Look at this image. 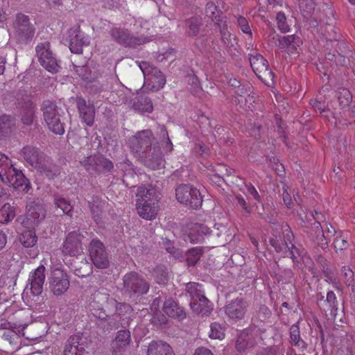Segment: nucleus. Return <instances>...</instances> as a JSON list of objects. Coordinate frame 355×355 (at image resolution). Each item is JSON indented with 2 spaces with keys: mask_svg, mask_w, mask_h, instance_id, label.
<instances>
[{
  "mask_svg": "<svg viewBox=\"0 0 355 355\" xmlns=\"http://www.w3.org/2000/svg\"><path fill=\"white\" fill-rule=\"evenodd\" d=\"M323 274L326 277V282H327L329 284H337L336 279L334 277L331 269L328 270V273L323 272Z\"/></svg>",
  "mask_w": 355,
  "mask_h": 355,
  "instance_id": "nucleus-62",
  "label": "nucleus"
},
{
  "mask_svg": "<svg viewBox=\"0 0 355 355\" xmlns=\"http://www.w3.org/2000/svg\"><path fill=\"white\" fill-rule=\"evenodd\" d=\"M103 298L107 303L115 305L116 313L119 315L129 314L133 311L132 306L127 303L117 302L114 299L109 298L107 295H105Z\"/></svg>",
  "mask_w": 355,
  "mask_h": 355,
  "instance_id": "nucleus-37",
  "label": "nucleus"
},
{
  "mask_svg": "<svg viewBox=\"0 0 355 355\" xmlns=\"http://www.w3.org/2000/svg\"><path fill=\"white\" fill-rule=\"evenodd\" d=\"M139 67L143 71L145 83L150 90L156 92L164 87L166 78L159 69L150 66L146 62H142Z\"/></svg>",
  "mask_w": 355,
  "mask_h": 355,
  "instance_id": "nucleus-9",
  "label": "nucleus"
},
{
  "mask_svg": "<svg viewBox=\"0 0 355 355\" xmlns=\"http://www.w3.org/2000/svg\"><path fill=\"white\" fill-rule=\"evenodd\" d=\"M236 200L238 201L239 205L241 206V207L243 209L245 213H246L247 214H250L251 213V208L247 204L243 197L241 195L236 196Z\"/></svg>",
  "mask_w": 355,
  "mask_h": 355,
  "instance_id": "nucleus-58",
  "label": "nucleus"
},
{
  "mask_svg": "<svg viewBox=\"0 0 355 355\" xmlns=\"http://www.w3.org/2000/svg\"><path fill=\"white\" fill-rule=\"evenodd\" d=\"M248 193L252 196L255 200H259L260 196L255 187L252 184H249L246 186Z\"/></svg>",
  "mask_w": 355,
  "mask_h": 355,
  "instance_id": "nucleus-59",
  "label": "nucleus"
},
{
  "mask_svg": "<svg viewBox=\"0 0 355 355\" xmlns=\"http://www.w3.org/2000/svg\"><path fill=\"white\" fill-rule=\"evenodd\" d=\"M225 327L218 322L211 323L209 336L211 339L223 340L225 338Z\"/></svg>",
  "mask_w": 355,
  "mask_h": 355,
  "instance_id": "nucleus-44",
  "label": "nucleus"
},
{
  "mask_svg": "<svg viewBox=\"0 0 355 355\" xmlns=\"http://www.w3.org/2000/svg\"><path fill=\"white\" fill-rule=\"evenodd\" d=\"M193 355H214L213 352L206 347H198L196 349Z\"/></svg>",
  "mask_w": 355,
  "mask_h": 355,
  "instance_id": "nucleus-61",
  "label": "nucleus"
},
{
  "mask_svg": "<svg viewBox=\"0 0 355 355\" xmlns=\"http://www.w3.org/2000/svg\"><path fill=\"white\" fill-rule=\"evenodd\" d=\"M80 164L89 173H105L114 168L112 161L102 155H94L83 158Z\"/></svg>",
  "mask_w": 355,
  "mask_h": 355,
  "instance_id": "nucleus-11",
  "label": "nucleus"
},
{
  "mask_svg": "<svg viewBox=\"0 0 355 355\" xmlns=\"http://www.w3.org/2000/svg\"><path fill=\"white\" fill-rule=\"evenodd\" d=\"M110 35L115 42L124 46L136 47L150 41L147 37H134L128 30L121 28H112Z\"/></svg>",
  "mask_w": 355,
  "mask_h": 355,
  "instance_id": "nucleus-14",
  "label": "nucleus"
},
{
  "mask_svg": "<svg viewBox=\"0 0 355 355\" xmlns=\"http://www.w3.org/2000/svg\"><path fill=\"white\" fill-rule=\"evenodd\" d=\"M290 338L293 345L302 351L306 349V343L301 338L300 327L297 324H293L290 328Z\"/></svg>",
  "mask_w": 355,
  "mask_h": 355,
  "instance_id": "nucleus-33",
  "label": "nucleus"
},
{
  "mask_svg": "<svg viewBox=\"0 0 355 355\" xmlns=\"http://www.w3.org/2000/svg\"><path fill=\"white\" fill-rule=\"evenodd\" d=\"M193 150L202 157H207L209 155V148L200 141L195 144Z\"/></svg>",
  "mask_w": 355,
  "mask_h": 355,
  "instance_id": "nucleus-55",
  "label": "nucleus"
},
{
  "mask_svg": "<svg viewBox=\"0 0 355 355\" xmlns=\"http://www.w3.org/2000/svg\"><path fill=\"white\" fill-rule=\"evenodd\" d=\"M220 32L222 42L225 44L230 55L232 58L238 56L240 54V49L236 36L227 30V25L221 27Z\"/></svg>",
  "mask_w": 355,
  "mask_h": 355,
  "instance_id": "nucleus-23",
  "label": "nucleus"
},
{
  "mask_svg": "<svg viewBox=\"0 0 355 355\" xmlns=\"http://www.w3.org/2000/svg\"><path fill=\"white\" fill-rule=\"evenodd\" d=\"M123 289L129 294L144 295L149 290V284L135 272H130L123 278Z\"/></svg>",
  "mask_w": 355,
  "mask_h": 355,
  "instance_id": "nucleus-12",
  "label": "nucleus"
},
{
  "mask_svg": "<svg viewBox=\"0 0 355 355\" xmlns=\"http://www.w3.org/2000/svg\"><path fill=\"white\" fill-rule=\"evenodd\" d=\"M19 336L14 331H5L0 338L2 346L0 350L5 352L17 351L19 349Z\"/></svg>",
  "mask_w": 355,
  "mask_h": 355,
  "instance_id": "nucleus-26",
  "label": "nucleus"
},
{
  "mask_svg": "<svg viewBox=\"0 0 355 355\" xmlns=\"http://www.w3.org/2000/svg\"><path fill=\"white\" fill-rule=\"evenodd\" d=\"M135 208L138 215L147 220H153L159 211V199L153 188L139 186L135 193Z\"/></svg>",
  "mask_w": 355,
  "mask_h": 355,
  "instance_id": "nucleus-3",
  "label": "nucleus"
},
{
  "mask_svg": "<svg viewBox=\"0 0 355 355\" xmlns=\"http://www.w3.org/2000/svg\"><path fill=\"white\" fill-rule=\"evenodd\" d=\"M314 228L316 229V233L319 234L316 237V241L318 245L322 249H325L328 247V243L329 237H328L324 232L321 224L318 221H315L313 223Z\"/></svg>",
  "mask_w": 355,
  "mask_h": 355,
  "instance_id": "nucleus-41",
  "label": "nucleus"
},
{
  "mask_svg": "<svg viewBox=\"0 0 355 355\" xmlns=\"http://www.w3.org/2000/svg\"><path fill=\"white\" fill-rule=\"evenodd\" d=\"M21 154L30 166L44 173L49 178H53L56 175L57 170L53 173L51 168L54 166L49 162L47 157L38 148L27 146L22 148Z\"/></svg>",
  "mask_w": 355,
  "mask_h": 355,
  "instance_id": "nucleus-4",
  "label": "nucleus"
},
{
  "mask_svg": "<svg viewBox=\"0 0 355 355\" xmlns=\"http://www.w3.org/2000/svg\"><path fill=\"white\" fill-rule=\"evenodd\" d=\"M153 275L155 282L159 284H165L168 280L167 269L163 266H157L154 270Z\"/></svg>",
  "mask_w": 355,
  "mask_h": 355,
  "instance_id": "nucleus-46",
  "label": "nucleus"
},
{
  "mask_svg": "<svg viewBox=\"0 0 355 355\" xmlns=\"http://www.w3.org/2000/svg\"><path fill=\"white\" fill-rule=\"evenodd\" d=\"M0 180L15 189L22 187L26 181L24 174L15 168L8 157L0 153Z\"/></svg>",
  "mask_w": 355,
  "mask_h": 355,
  "instance_id": "nucleus-5",
  "label": "nucleus"
},
{
  "mask_svg": "<svg viewBox=\"0 0 355 355\" xmlns=\"http://www.w3.org/2000/svg\"><path fill=\"white\" fill-rule=\"evenodd\" d=\"M26 213L22 223L28 227H34L46 216V211L42 205L31 202L26 206Z\"/></svg>",
  "mask_w": 355,
  "mask_h": 355,
  "instance_id": "nucleus-18",
  "label": "nucleus"
},
{
  "mask_svg": "<svg viewBox=\"0 0 355 355\" xmlns=\"http://www.w3.org/2000/svg\"><path fill=\"white\" fill-rule=\"evenodd\" d=\"M36 55L41 65L52 73L58 71L59 65L50 49V43L44 42L39 43L35 47Z\"/></svg>",
  "mask_w": 355,
  "mask_h": 355,
  "instance_id": "nucleus-13",
  "label": "nucleus"
},
{
  "mask_svg": "<svg viewBox=\"0 0 355 355\" xmlns=\"http://www.w3.org/2000/svg\"><path fill=\"white\" fill-rule=\"evenodd\" d=\"M316 263L318 264L321 268L322 272H327L328 270L331 268L329 266V262L322 255H318L316 258Z\"/></svg>",
  "mask_w": 355,
  "mask_h": 355,
  "instance_id": "nucleus-57",
  "label": "nucleus"
},
{
  "mask_svg": "<svg viewBox=\"0 0 355 355\" xmlns=\"http://www.w3.org/2000/svg\"><path fill=\"white\" fill-rule=\"evenodd\" d=\"M276 21L278 29L282 33H286L290 31L286 15L283 12H278L276 16Z\"/></svg>",
  "mask_w": 355,
  "mask_h": 355,
  "instance_id": "nucleus-50",
  "label": "nucleus"
},
{
  "mask_svg": "<svg viewBox=\"0 0 355 355\" xmlns=\"http://www.w3.org/2000/svg\"><path fill=\"white\" fill-rule=\"evenodd\" d=\"M293 239V233L289 230H286L282 234L279 232L273 234V236L269 239V242L277 252L282 253L284 257H291L294 263L302 261L313 276L318 277L320 272L315 268L314 262L306 254L303 249L300 250L292 243Z\"/></svg>",
  "mask_w": 355,
  "mask_h": 355,
  "instance_id": "nucleus-2",
  "label": "nucleus"
},
{
  "mask_svg": "<svg viewBox=\"0 0 355 355\" xmlns=\"http://www.w3.org/2000/svg\"><path fill=\"white\" fill-rule=\"evenodd\" d=\"M202 250L196 247L189 250L187 252V262L189 266H194L200 259Z\"/></svg>",
  "mask_w": 355,
  "mask_h": 355,
  "instance_id": "nucleus-45",
  "label": "nucleus"
},
{
  "mask_svg": "<svg viewBox=\"0 0 355 355\" xmlns=\"http://www.w3.org/2000/svg\"><path fill=\"white\" fill-rule=\"evenodd\" d=\"M41 110L48 128L56 135H63L64 132V125L60 121V114L57 105L53 101H44L42 103Z\"/></svg>",
  "mask_w": 355,
  "mask_h": 355,
  "instance_id": "nucleus-6",
  "label": "nucleus"
},
{
  "mask_svg": "<svg viewBox=\"0 0 355 355\" xmlns=\"http://www.w3.org/2000/svg\"><path fill=\"white\" fill-rule=\"evenodd\" d=\"M69 49L71 53H81L83 51V48L81 45L74 44L73 41H71L69 44Z\"/></svg>",
  "mask_w": 355,
  "mask_h": 355,
  "instance_id": "nucleus-63",
  "label": "nucleus"
},
{
  "mask_svg": "<svg viewBox=\"0 0 355 355\" xmlns=\"http://www.w3.org/2000/svg\"><path fill=\"white\" fill-rule=\"evenodd\" d=\"M237 24H238V26L239 27V28L241 29V31L243 33L248 35L250 37H252V33L251 28L249 25L248 19L245 17H244L243 16L238 17Z\"/></svg>",
  "mask_w": 355,
  "mask_h": 355,
  "instance_id": "nucleus-53",
  "label": "nucleus"
},
{
  "mask_svg": "<svg viewBox=\"0 0 355 355\" xmlns=\"http://www.w3.org/2000/svg\"><path fill=\"white\" fill-rule=\"evenodd\" d=\"M89 255L93 263L99 268H106L109 266L107 254L103 243L98 240L93 239L89 247Z\"/></svg>",
  "mask_w": 355,
  "mask_h": 355,
  "instance_id": "nucleus-16",
  "label": "nucleus"
},
{
  "mask_svg": "<svg viewBox=\"0 0 355 355\" xmlns=\"http://www.w3.org/2000/svg\"><path fill=\"white\" fill-rule=\"evenodd\" d=\"M77 107L82 122L92 126L94 122L95 107L92 103L87 104L86 101L80 98L77 101Z\"/></svg>",
  "mask_w": 355,
  "mask_h": 355,
  "instance_id": "nucleus-24",
  "label": "nucleus"
},
{
  "mask_svg": "<svg viewBox=\"0 0 355 355\" xmlns=\"http://www.w3.org/2000/svg\"><path fill=\"white\" fill-rule=\"evenodd\" d=\"M210 233V230L204 224H194L189 232L185 235L184 240L192 243H198L202 241L203 236Z\"/></svg>",
  "mask_w": 355,
  "mask_h": 355,
  "instance_id": "nucleus-28",
  "label": "nucleus"
},
{
  "mask_svg": "<svg viewBox=\"0 0 355 355\" xmlns=\"http://www.w3.org/2000/svg\"><path fill=\"white\" fill-rule=\"evenodd\" d=\"M279 46L284 49L290 55H299L302 45V40L296 35H288L281 37L279 40Z\"/></svg>",
  "mask_w": 355,
  "mask_h": 355,
  "instance_id": "nucleus-20",
  "label": "nucleus"
},
{
  "mask_svg": "<svg viewBox=\"0 0 355 355\" xmlns=\"http://www.w3.org/2000/svg\"><path fill=\"white\" fill-rule=\"evenodd\" d=\"M222 12L218 10L217 6L212 2H209L206 5V15L216 24L222 21Z\"/></svg>",
  "mask_w": 355,
  "mask_h": 355,
  "instance_id": "nucleus-40",
  "label": "nucleus"
},
{
  "mask_svg": "<svg viewBox=\"0 0 355 355\" xmlns=\"http://www.w3.org/2000/svg\"><path fill=\"white\" fill-rule=\"evenodd\" d=\"M19 241L25 248H31L36 244L37 237L35 231L28 230L20 234Z\"/></svg>",
  "mask_w": 355,
  "mask_h": 355,
  "instance_id": "nucleus-36",
  "label": "nucleus"
},
{
  "mask_svg": "<svg viewBox=\"0 0 355 355\" xmlns=\"http://www.w3.org/2000/svg\"><path fill=\"white\" fill-rule=\"evenodd\" d=\"M175 197L178 202L192 209L202 206V196L197 188L189 184H181L175 189Z\"/></svg>",
  "mask_w": 355,
  "mask_h": 355,
  "instance_id": "nucleus-7",
  "label": "nucleus"
},
{
  "mask_svg": "<svg viewBox=\"0 0 355 355\" xmlns=\"http://www.w3.org/2000/svg\"><path fill=\"white\" fill-rule=\"evenodd\" d=\"M135 106L141 113H150L153 110L152 101L150 98L147 97L139 96Z\"/></svg>",
  "mask_w": 355,
  "mask_h": 355,
  "instance_id": "nucleus-43",
  "label": "nucleus"
},
{
  "mask_svg": "<svg viewBox=\"0 0 355 355\" xmlns=\"http://www.w3.org/2000/svg\"><path fill=\"white\" fill-rule=\"evenodd\" d=\"M248 307L247 302L242 298H236L228 302L225 306V314L232 320L243 318Z\"/></svg>",
  "mask_w": 355,
  "mask_h": 355,
  "instance_id": "nucleus-21",
  "label": "nucleus"
},
{
  "mask_svg": "<svg viewBox=\"0 0 355 355\" xmlns=\"http://www.w3.org/2000/svg\"><path fill=\"white\" fill-rule=\"evenodd\" d=\"M235 102L240 105L242 107L253 110L254 106L252 105L254 102L255 94L252 91V87L250 85L244 86L239 88L235 91Z\"/></svg>",
  "mask_w": 355,
  "mask_h": 355,
  "instance_id": "nucleus-22",
  "label": "nucleus"
},
{
  "mask_svg": "<svg viewBox=\"0 0 355 355\" xmlns=\"http://www.w3.org/2000/svg\"><path fill=\"white\" fill-rule=\"evenodd\" d=\"M248 56L251 68L257 78L267 85L272 84L274 73L269 68L267 60L257 53L249 54Z\"/></svg>",
  "mask_w": 355,
  "mask_h": 355,
  "instance_id": "nucleus-8",
  "label": "nucleus"
},
{
  "mask_svg": "<svg viewBox=\"0 0 355 355\" xmlns=\"http://www.w3.org/2000/svg\"><path fill=\"white\" fill-rule=\"evenodd\" d=\"M49 279V289L56 296L64 294L69 287V276L64 270L53 269Z\"/></svg>",
  "mask_w": 355,
  "mask_h": 355,
  "instance_id": "nucleus-15",
  "label": "nucleus"
},
{
  "mask_svg": "<svg viewBox=\"0 0 355 355\" xmlns=\"http://www.w3.org/2000/svg\"><path fill=\"white\" fill-rule=\"evenodd\" d=\"M45 270V267L41 265L31 275V290L34 295H39L42 293L43 285L46 278Z\"/></svg>",
  "mask_w": 355,
  "mask_h": 355,
  "instance_id": "nucleus-25",
  "label": "nucleus"
},
{
  "mask_svg": "<svg viewBox=\"0 0 355 355\" xmlns=\"http://www.w3.org/2000/svg\"><path fill=\"white\" fill-rule=\"evenodd\" d=\"M54 202L56 207L60 209L64 214L70 215L73 210V206L70 202L62 197H55Z\"/></svg>",
  "mask_w": 355,
  "mask_h": 355,
  "instance_id": "nucleus-48",
  "label": "nucleus"
},
{
  "mask_svg": "<svg viewBox=\"0 0 355 355\" xmlns=\"http://www.w3.org/2000/svg\"><path fill=\"white\" fill-rule=\"evenodd\" d=\"M338 300L336 294L334 291H329L327 293L326 300L322 304L323 311L332 316L335 317L338 311Z\"/></svg>",
  "mask_w": 355,
  "mask_h": 355,
  "instance_id": "nucleus-31",
  "label": "nucleus"
},
{
  "mask_svg": "<svg viewBox=\"0 0 355 355\" xmlns=\"http://www.w3.org/2000/svg\"><path fill=\"white\" fill-rule=\"evenodd\" d=\"M131 342V335L128 330L118 331L112 342L113 352L115 354L125 352Z\"/></svg>",
  "mask_w": 355,
  "mask_h": 355,
  "instance_id": "nucleus-27",
  "label": "nucleus"
},
{
  "mask_svg": "<svg viewBox=\"0 0 355 355\" xmlns=\"http://www.w3.org/2000/svg\"><path fill=\"white\" fill-rule=\"evenodd\" d=\"M0 224H8L15 216V209L9 203L0 205Z\"/></svg>",
  "mask_w": 355,
  "mask_h": 355,
  "instance_id": "nucleus-34",
  "label": "nucleus"
},
{
  "mask_svg": "<svg viewBox=\"0 0 355 355\" xmlns=\"http://www.w3.org/2000/svg\"><path fill=\"white\" fill-rule=\"evenodd\" d=\"M15 125V119L8 114L0 116V138L9 135Z\"/></svg>",
  "mask_w": 355,
  "mask_h": 355,
  "instance_id": "nucleus-32",
  "label": "nucleus"
},
{
  "mask_svg": "<svg viewBox=\"0 0 355 355\" xmlns=\"http://www.w3.org/2000/svg\"><path fill=\"white\" fill-rule=\"evenodd\" d=\"M155 140V138L150 130H143L137 132L135 135L129 137L128 146L135 157L139 159H144L146 166L152 170H158L164 166V162L159 150L155 153V149L154 148L152 158L146 156L147 153L151 150Z\"/></svg>",
  "mask_w": 355,
  "mask_h": 355,
  "instance_id": "nucleus-1",
  "label": "nucleus"
},
{
  "mask_svg": "<svg viewBox=\"0 0 355 355\" xmlns=\"http://www.w3.org/2000/svg\"><path fill=\"white\" fill-rule=\"evenodd\" d=\"M147 355H173V352L166 343L152 341L148 345Z\"/></svg>",
  "mask_w": 355,
  "mask_h": 355,
  "instance_id": "nucleus-30",
  "label": "nucleus"
},
{
  "mask_svg": "<svg viewBox=\"0 0 355 355\" xmlns=\"http://www.w3.org/2000/svg\"><path fill=\"white\" fill-rule=\"evenodd\" d=\"M86 343L80 335L70 336L64 349V355H89L85 349Z\"/></svg>",
  "mask_w": 355,
  "mask_h": 355,
  "instance_id": "nucleus-19",
  "label": "nucleus"
},
{
  "mask_svg": "<svg viewBox=\"0 0 355 355\" xmlns=\"http://www.w3.org/2000/svg\"><path fill=\"white\" fill-rule=\"evenodd\" d=\"M252 345L251 336L246 331L241 332L236 342V349L239 352H243Z\"/></svg>",
  "mask_w": 355,
  "mask_h": 355,
  "instance_id": "nucleus-39",
  "label": "nucleus"
},
{
  "mask_svg": "<svg viewBox=\"0 0 355 355\" xmlns=\"http://www.w3.org/2000/svg\"><path fill=\"white\" fill-rule=\"evenodd\" d=\"M89 206L93 218L96 220L102 211V202L98 200V198H94L92 202H89Z\"/></svg>",
  "mask_w": 355,
  "mask_h": 355,
  "instance_id": "nucleus-51",
  "label": "nucleus"
},
{
  "mask_svg": "<svg viewBox=\"0 0 355 355\" xmlns=\"http://www.w3.org/2000/svg\"><path fill=\"white\" fill-rule=\"evenodd\" d=\"M119 167L121 168V171H123L124 176L129 175L131 177H134V175H135V172L132 167V164L131 162H130L128 159L123 162H121L119 164Z\"/></svg>",
  "mask_w": 355,
  "mask_h": 355,
  "instance_id": "nucleus-54",
  "label": "nucleus"
},
{
  "mask_svg": "<svg viewBox=\"0 0 355 355\" xmlns=\"http://www.w3.org/2000/svg\"><path fill=\"white\" fill-rule=\"evenodd\" d=\"M299 7L303 16L306 18L309 17L313 13L315 10L314 0H298Z\"/></svg>",
  "mask_w": 355,
  "mask_h": 355,
  "instance_id": "nucleus-42",
  "label": "nucleus"
},
{
  "mask_svg": "<svg viewBox=\"0 0 355 355\" xmlns=\"http://www.w3.org/2000/svg\"><path fill=\"white\" fill-rule=\"evenodd\" d=\"M337 95L340 105L343 107L348 106L352 100L350 91L346 88L340 89Z\"/></svg>",
  "mask_w": 355,
  "mask_h": 355,
  "instance_id": "nucleus-47",
  "label": "nucleus"
},
{
  "mask_svg": "<svg viewBox=\"0 0 355 355\" xmlns=\"http://www.w3.org/2000/svg\"><path fill=\"white\" fill-rule=\"evenodd\" d=\"M186 31L189 36H196L202 25V19L199 17H193L186 21Z\"/></svg>",
  "mask_w": 355,
  "mask_h": 355,
  "instance_id": "nucleus-35",
  "label": "nucleus"
},
{
  "mask_svg": "<svg viewBox=\"0 0 355 355\" xmlns=\"http://www.w3.org/2000/svg\"><path fill=\"white\" fill-rule=\"evenodd\" d=\"M35 107L33 103L28 100L26 103V108L24 110L21 121L24 124L29 125L33 122L35 117Z\"/></svg>",
  "mask_w": 355,
  "mask_h": 355,
  "instance_id": "nucleus-38",
  "label": "nucleus"
},
{
  "mask_svg": "<svg viewBox=\"0 0 355 355\" xmlns=\"http://www.w3.org/2000/svg\"><path fill=\"white\" fill-rule=\"evenodd\" d=\"M324 12H325V17L322 19V21L326 25L329 26L331 30L334 28V24L335 22L334 14L335 12L334 9L329 6H326L325 8H324Z\"/></svg>",
  "mask_w": 355,
  "mask_h": 355,
  "instance_id": "nucleus-52",
  "label": "nucleus"
},
{
  "mask_svg": "<svg viewBox=\"0 0 355 355\" xmlns=\"http://www.w3.org/2000/svg\"><path fill=\"white\" fill-rule=\"evenodd\" d=\"M283 200L288 208H291L293 206V202L291 196L286 190H284L283 192Z\"/></svg>",
  "mask_w": 355,
  "mask_h": 355,
  "instance_id": "nucleus-60",
  "label": "nucleus"
},
{
  "mask_svg": "<svg viewBox=\"0 0 355 355\" xmlns=\"http://www.w3.org/2000/svg\"><path fill=\"white\" fill-rule=\"evenodd\" d=\"M162 311L168 317L182 320L186 317V313L173 299L166 300L162 307Z\"/></svg>",
  "mask_w": 355,
  "mask_h": 355,
  "instance_id": "nucleus-29",
  "label": "nucleus"
},
{
  "mask_svg": "<svg viewBox=\"0 0 355 355\" xmlns=\"http://www.w3.org/2000/svg\"><path fill=\"white\" fill-rule=\"evenodd\" d=\"M62 252L64 255L76 257L83 252L81 235L77 232H69L62 246Z\"/></svg>",
  "mask_w": 355,
  "mask_h": 355,
  "instance_id": "nucleus-17",
  "label": "nucleus"
},
{
  "mask_svg": "<svg viewBox=\"0 0 355 355\" xmlns=\"http://www.w3.org/2000/svg\"><path fill=\"white\" fill-rule=\"evenodd\" d=\"M334 244L336 251L343 250L347 246V239L344 238L342 235H337L334 240Z\"/></svg>",
  "mask_w": 355,
  "mask_h": 355,
  "instance_id": "nucleus-56",
  "label": "nucleus"
},
{
  "mask_svg": "<svg viewBox=\"0 0 355 355\" xmlns=\"http://www.w3.org/2000/svg\"><path fill=\"white\" fill-rule=\"evenodd\" d=\"M13 27L15 33L20 42L28 43L32 40L35 28L28 15L23 13L17 14Z\"/></svg>",
  "mask_w": 355,
  "mask_h": 355,
  "instance_id": "nucleus-10",
  "label": "nucleus"
},
{
  "mask_svg": "<svg viewBox=\"0 0 355 355\" xmlns=\"http://www.w3.org/2000/svg\"><path fill=\"white\" fill-rule=\"evenodd\" d=\"M341 275L345 284L347 286H354V272L349 266H343L342 268Z\"/></svg>",
  "mask_w": 355,
  "mask_h": 355,
  "instance_id": "nucleus-49",
  "label": "nucleus"
},
{
  "mask_svg": "<svg viewBox=\"0 0 355 355\" xmlns=\"http://www.w3.org/2000/svg\"><path fill=\"white\" fill-rule=\"evenodd\" d=\"M7 243V235L5 232L0 230V251L4 248Z\"/></svg>",
  "mask_w": 355,
  "mask_h": 355,
  "instance_id": "nucleus-64",
  "label": "nucleus"
}]
</instances>
